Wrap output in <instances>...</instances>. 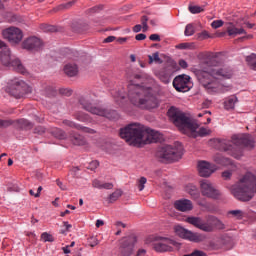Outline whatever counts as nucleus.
Returning <instances> with one entry per match:
<instances>
[{
    "label": "nucleus",
    "mask_w": 256,
    "mask_h": 256,
    "mask_svg": "<svg viewBox=\"0 0 256 256\" xmlns=\"http://www.w3.org/2000/svg\"><path fill=\"white\" fill-rule=\"evenodd\" d=\"M174 207L175 209H177V211H182V213H185L187 211L193 210V202H191V200L188 199L177 200L174 203Z\"/></svg>",
    "instance_id": "6ab92c4d"
},
{
    "label": "nucleus",
    "mask_w": 256,
    "mask_h": 256,
    "mask_svg": "<svg viewBox=\"0 0 256 256\" xmlns=\"http://www.w3.org/2000/svg\"><path fill=\"white\" fill-rule=\"evenodd\" d=\"M200 191L203 197H207L208 199H221V191L215 187L213 183L209 180H201L200 181Z\"/></svg>",
    "instance_id": "0eeeda50"
},
{
    "label": "nucleus",
    "mask_w": 256,
    "mask_h": 256,
    "mask_svg": "<svg viewBox=\"0 0 256 256\" xmlns=\"http://www.w3.org/2000/svg\"><path fill=\"white\" fill-rule=\"evenodd\" d=\"M98 167H99V161H97V160L92 161V162L90 163V166H89V168L91 169V171L97 169Z\"/></svg>",
    "instance_id": "bf43d9fd"
},
{
    "label": "nucleus",
    "mask_w": 256,
    "mask_h": 256,
    "mask_svg": "<svg viewBox=\"0 0 256 256\" xmlns=\"http://www.w3.org/2000/svg\"><path fill=\"white\" fill-rule=\"evenodd\" d=\"M213 161L216 162L217 165H222L223 167H227V165H232V161L229 158L224 157L221 154H215L213 156Z\"/></svg>",
    "instance_id": "bb28decb"
},
{
    "label": "nucleus",
    "mask_w": 256,
    "mask_h": 256,
    "mask_svg": "<svg viewBox=\"0 0 256 256\" xmlns=\"http://www.w3.org/2000/svg\"><path fill=\"white\" fill-rule=\"evenodd\" d=\"M128 99L134 107L139 109H156V107H159L157 97L141 85L134 84L131 79L128 86Z\"/></svg>",
    "instance_id": "f03ea898"
},
{
    "label": "nucleus",
    "mask_w": 256,
    "mask_h": 256,
    "mask_svg": "<svg viewBox=\"0 0 256 256\" xmlns=\"http://www.w3.org/2000/svg\"><path fill=\"white\" fill-rule=\"evenodd\" d=\"M2 36L12 45H19L23 41V31L17 27H9L2 31Z\"/></svg>",
    "instance_id": "9d476101"
},
{
    "label": "nucleus",
    "mask_w": 256,
    "mask_h": 256,
    "mask_svg": "<svg viewBox=\"0 0 256 256\" xmlns=\"http://www.w3.org/2000/svg\"><path fill=\"white\" fill-rule=\"evenodd\" d=\"M214 143L218 145V149L220 151H232L233 150V142L229 140H221L219 138L214 139Z\"/></svg>",
    "instance_id": "4be33fe9"
},
{
    "label": "nucleus",
    "mask_w": 256,
    "mask_h": 256,
    "mask_svg": "<svg viewBox=\"0 0 256 256\" xmlns=\"http://www.w3.org/2000/svg\"><path fill=\"white\" fill-rule=\"evenodd\" d=\"M147 21H149V17L147 16L141 17L142 29L144 33L149 29V26L147 25Z\"/></svg>",
    "instance_id": "3c124183"
},
{
    "label": "nucleus",
    "mask_w": 256,
    "mask_h": 256,
    "mask_svg": "<svg viewBox=\"0 0 256 256\" xmlns=\"http://www.w3.org/2000/svg\"><path fill=\"white\" fill-rule=\"evenodd\" d=\"M148 59L149 65H152L153 63H158V65H161L163 63V60L159 57V52H155L152 55H148Z\"/></svg>",
    "instance_id": "f704fd0d"
},
{
    "label": "nucleus",
    "mask_w": 256,
    "mask_h": 256,
    "mask_svg": "<svg viewBox=\"0 0 256 256\" xmlns=\"http://www.w3.org/2000/svg\"><path fill=\"white\" fill-rule=\"evenodd\" d=\"M183 157V146L165 145L156 151V158L160 163H177Z\"/></svg>",
    "instance_id": "20e7f679"
},
{
    "label": "nucleus",
    "mask_w": 256,
    "mask_h": 256,
    "mask_svg": "<svg viewBox=\"0 0 256 256\" xmlns=\"http://www.w3.org/2000/svg\"><path fill=\"white\" fill-rule=\"evenodd\" d=\"M92 187H94L95 189H107V190H109V189H113V183H109V182L103 183L98 179H94L92 181Z\"/></svg>",
    "instance_id": "cd10ccee"
},
{
    "label": "nucleus",
    "mask_w": 256,
    "mask_h": 256,
    "mask_svg": "<svg viewBox=\"0 0 256 256\" xmlns=\"http://www.w3.org/2000/svg\"><path fill=\"white\" fill-rule=\"evenodd\" d=\"M145 183H147V178L142 176L138 180V189H139V191H143V189H145Z\"/></svg>",
    "instance_id": "603ef678"
},
{
    "label": "nucleus",
    "mask_w": 256,
    "mask_h": 256,
    "mask_svg": "<svg viewBox=\"0 0 256 256\" xmlns=\"http://www.w3.org/2000/svg\"><path fill=\"white\" fill-rule=\"evenodd\" d=\"M41 29L46 31L47 33H57V26L49 25V24H42Z\"/></svg>",
    "instance_id": "ea45409f"
},
{
    "label": "nucleus",
    "mask_w": 256,
    "mask_h": 256,
    "mask_svg": "<svg viewBox=\"0 0 256 256\" xmlns=\"http://www.w3.org/2000/svg\"><path fill=\"white\" fill-rule=\"evenodd\" d=\"M227 215L234 219L241 220L245 217V212H243V210H230L227 212Z\"/></svg>",
    "instance_id": "473e14b6"
},
{
    "label": "nucleus",
    "mask_w": 256,
    "mask_h": 256,
    "mask_svg": "<svg viewBox=\"0 0 256 256\" xmlns=\"http://www.w3.org/2000/svg\"><path fill=\"white\" fill-rule=\"evenodd\" d=\"M25 82L23 81H17L14 85L11 86V95L15 97L16 99H21L23 95H25Z\"/></svg>",
    "instance_id": "f3484780"
},
{
    "label": "nucleus",
    "mask_w": 256,
    "mask_h": 256,
    "mask_svg": "<svg viewBox=\"0 0 256 256\" xmlns=\"http://www.w3.org/2000/svg\"><path fill=\"white\" fill-rule=\"evenodd\" d=\"M135 243H137V237L128 236L123 238L120 243L119 251L122 256H131L133 255V248L135 247Z\"/></svg>",
    "instance_id": "f8f14e48"
},
{
    "label": "nucleus",
    "mask_w": 256,
    "mask_h": 256,
    "mask_svg": "<svg viewBox=\"0 0 256 256\" xmlns=\"http://www.w3.org/2000/svg\"><path fill=\"white\" fill-rule=\"evenodd\" d=\"M191 44L189 43H180L176 46V49H189Z\"/></svg>",
    "instance_id": "13d9d810"
},
{
    "label": "nucleus",
    "mask_w": 256,
    "mask_h": 256,
    "mask_svg": "<svg viewBox=\"0 0 256 256\" xmlns=\"http://www.w3.org/2000/svg\"><path fill=\"white\" fill-rule=\"evenodd\" d=\"M117 37L115 36H108L106 39H104L103 43H113Z\"/></svg>",
    "instance_id": "0e129e2a"
},
{
    "label": "nucleus",
    "mask_w": 256,
    "mask_h": 256,
    "mask_svg": "<svg viewBox=\"0 0 256 256\" xmlns=\"http://www.w3.org/2000/svg\"><path fill=\"white\" fill-rule=\"evenodd\" d=\"M170 121L176 126L182 129H189L191 133H195L196 129H199V125L193 123L183 111L175 106H171L167 112Z\"/></svg>",
    "instance_id": "39448f33"
},
{
    "label": "nucleus",
    "mask_w": 256,
    "mask_h": 256,
    "mask_svg": "<svg viewBox=\"0 0 256 256\" xmlns=\"http://www.w3.org/2000/svg\"><path fill=\"white\" fill-rule=\"evenodd\" d=\"M246 61L249 66H251V69L256 71V55L252 54L246 58Z\"/></svg>",
    "instance_id": "58836bf2"
},
{
    "label": "nucleus",
    "mask_w": 256,
    "mask_h": 256,
    "mask_svg": "<svg viewBox=\"0 0 256 256\" xmlns=\"http://www.w3.org/2000/svg\"><path fill=\"white\" fill-rule=\"evenodd\" d=\"M44 46L45 44L43 43V40L37 36H30L22 42V49H25L30 53H39L40 51H43Z\"/></svg>",
    "instance_id": "1a4fd4ad"
},
{
    "label": "nucleus",
    "mask_w": 256,
    "mask_h": 256,
    "mask_svg": "<svg viewBox=\"0 0 256 256\" xmlns=\"http://www.w3.org/2000/svg\"><path fill=\"white\" fill-rule=\"evenodd\" d=\"M174 231L178 237L186 239L187 241H192V243H201V241H203L201 234L187 230L183 226L178 225L174 227Z\"/></svg>",
    "instance_id": "9b49d317"
},
{
    "label": "nucleus",
    "mask_w": 256,
    "mask_h": 256,
    "mask_svg": "<svg viewBox=\"0 0 256 256\" xmlns=\"http://www.w3.org/2000/svg\"><path fill=\"white\" fill-rule=\"evenodd\" d=\"M141 29H143V26H141V24H137L133 27V32L139 33L141 31Z\"/></svg>",
    "instance_id": "69168bd1"
},
{
    "label": "nucleus",
    "mask_w": 256,
    "mask_h": 256,
    "mask_svg": "<svg viewBox=\"0 0 256 256\" xmlns=\"http://www.w3.org/2000/svg\"><path fill=\"white\" fill-rule=\"evenodd\" d=\"M186 191L189 193V195H191L193 199H199V190H197L196 186L188 185L186 187Z\"/></svg>",
    "instance_id": "c9c22d12"
},
{
    "label": "nucleus",
    "mask_w": 256,
    "mask_h": 256,
    "mask_svg": "<svg viewBox=\"0 0 256 256\" xmlns=\"http://www.w3.org/2000/svg\"><path fill=\"white\" fill-rule=\"evenodd\" d=\"M87 243L89 247H97L99 245V240L95 236H91L88 238Z\"/></svg>",
    "instance_id": "49530a36"
},
{
    "label": "nucleus",
    "mask_w": 256,
    "mask_h": 256,
    "mask_svg": "<svg viewBox=\"0 0 256 256\" xmlns=\"http://www.w3.org/2000/svg\"><path fill=\"white\" fill-rule=\"evenodd\" d=\"M14 123L15 127H17V129H21L22 131H29L33 127V122L25 118L18 119L14 121Z\"/></svg>",
    "instance_id": "b1692460"
},
{
    "label": "nucleus",
    "mask_w": 256,
    "mask_h": 256,
    "mask_svg": "<svg viewBox=\"0 0 256 256\" xmlns=\"http://www.w3.org/2000/svg\"><path fill=\"white\" fill-rule=\"evenodd\" d=\"M191 133H192V137L196 139V137H207V135H211V130H208L205 127H201L198 131L196 129L195 132H191Z\"/></svg>",
    "instance_id": "7c9ffc66"
},
{
    "label": "nucleus",
    "mask_w": 256,
    "mask_h": 256,
    "mask_svg": "<svg viewBox=\"0 0 256 256\" xmlns=\"http://www.w3.org/2000/svg\"><path fill=\"white\" fill-rule=\"evenodd\" d=\"M0 62L5 67H9V65H12V67H14V69L18 73H21L22 75H25V73H27V70L25 69V66H23V64L21 63V60L19 59L11 60V49L9 48H4L1 50Z\"/></svg>",
    "instance_id": "423d86ee"
},
{
    "label": "nucleus",
    "mask_w": 256,
    "mask_h": 256,
    "mask_svg": "<svg viewBox=\"0 0 256 256\" xmlns=\"http://www.w3.org/2000/svg\"><path fill=\"white\" fill-rule=\"evenodd\" d=\"M179 65L180 67H182V69H187V67H189V65L187 64V61L185 60H180Z\"/></svg>",
    "instance_id": "338daca9"
},
{
    "label": "nucleus",
    "mask_w": 256,
    "mask_h": 256,
    "mask_svg": "<svg viewBox=\"0 0 256 256\" xmlns=\"http://www.w3.org/2000/svg\"><path fill=\"white\" fill-rule=\"evenodd\" d=\"M184 35L186 37H191V35H195V26H193V24L186 25Z\"/></svg>",
    "instance_id": "79ce46f5"
},
{
    "label": "nucleus",
    "mask_w": 256,
    "mask_h": 256,
    "mask_svg": "<svg viewBox=\"0 0 256 256\" xmlns=\"http://www.w3.org/2000/svg\"><path fill=\"white\" fill-rule=\"evenodd\" d=\"M45 133H47V128H45L44 126H36L34 128L35 135H45Z\"/></svg>",
    "instance_id": "de8ad7c7"
},
{
    "label": "nucleus",
    "mask_w": 256,
    "mask_h": 256,
    "mask_svg": "<svg viewBox=\"0 0 256 256\" xmlns=\"http://www.w3.org/2000/svg\"><path fill=\"white\" fill-rule=\"evenodd\" d=\"M74 117L77 121H81L82 123H91V117L85 112H76Z\"/></svg>",
    "instance_id": "c85d7f7f"
},
{
    "label": "nucleus",
    "mask_w": 256,
    "mask_h": 256,
    "mask_svg": "<svg viewBox=\"0 0 256 256\" xmlns=\"http://www.w3.org/2000/svg\"><path fill=\"white\" fill-rule=\"evenodd\" d=\"M209 221L212 223L210 224L212 228L215 227L216 229H219V230L225 229V224H223V222L219 220L217 217L210 216Z\"/></svg>",
    "instance_id": "c756f323"
},
{
    "label": "nucleus",
    "mask_w": 256,
    "mask_h": 256,
    "mask_svg": "<svg viewBox=\"0 0 256 256\" xmlns=\"http://www.w3.org/2000/svg\"><path fill=\"white\" fill-rule=\"evenodd\" d=\"M63 125H66L67 127H71L72 129H81V124H76L75 122L71 120H63Z\"/></svg>",
    "instance_id": "c03bdc74"
},
{
    "label": "nucleus",
    "mask_w": 256,
    "mask_h": 256,
    "mask_svg": "<svg viewBox=\"0 0 256 256\" xmlns=\"http://www.w3.org/2000/svg\"><path fill=\"white\" fill-rule=\"evenodd\" d=\"M96 115L99 117H106V119H109L110 121H115L116 119H119V114L115 110H107L105 108H98V111L96 112Z\"/></svg>",
    "instance_id": "aec40b11"
},
{
    "label": "nucleus",
    "mask_w": 256,
    "mask_h": 256,
    "mask_svg": "<svg viewBox=\"0 0 256 256\" xmlns=\"http://www.w3.org/2000/svg\"><path fill=\"white\" fill-rule=\"evenodd\" d=\"M119 135L121 139H125L133 147L159 143L163 139V136L159 132L145 128V126L138 123L128 124L126 127L121 128Z\"/></svg>",
    "instance_id": "f257e3e1"
},
{
    "label": "nucleus",
    "mask_w": 256,
    "mask_h": 256,
    "mask_svg": "<svg viewBox=\"0 0 256 256\" xmlns=\"http://www.w3.org/2000/svg\"><path fill=\"white\" fill-rule=\"evenodd\" d=\"M173 87L178 93H187L193 88V82H191V76L187 74H181L174 78Z\"/></svg>",
    "instance_id": "6e6552de"
},
{
    "label": "nucleus",
    "mask_w": 256,
    "mask_h": 256,
    "mask_svg": "<svg viewBox=\"0 0 256 256\" xmlns=\"http://www.w3.org/2000/svg\"><path fill=\"white\" fill-rule=\"evenodd\" d=\"M223 20H215L211 23V27L213 29H219V27H223Z\"/></svg>",
    "instance_id": "5fc2aeb1"
},
{
    "label": "nucleus",
    "mask_w": 256,
    "mask_h": 256,
    "mask_svg": "<svg viewBox=\"0 0 256 256\" xmlns=\"http://www.w3.org/2000/svg\"><path fill=\"white\" fill-rule=\"evenodd\" d=\"M51 135H53V137L56 139H67V134L60 128H54L51 131Z\"/></svg>",
    "instance_id": "72a5a7b5"
},
{
    "label": "nucleus",
    "mask_w": 256,
    "mask_h": 256,
    "mask_svg": "<svg viewBox=\"0 0 256 256\" xmlns=\"http://www.w3.org/2000/svg\"><path fill=\"white\" fill-rule=\"evenodd\" d=\"M169 243L172 245H175V242L164 239V242H156L153 244V249L157 251V253H165L167 251L171 252L173 251V247L169 246Z\"/></svg>",
    "instance_id": "a211bd4d"
},
{
    "label": "nucleus",
    "mask_w": 256,
    "mask_h": 256,
    "mask_svg": "<svg viewBox=\"0 0 256 256\" xmlns=\"http://www.w3.org/2000/svg\"><path fill=\"white\" fill-rule=\"evenodd\" d=\"M60 95H65L66 97H71L73 95V90L69 88H60L59 89Z\"/></svg>",
    "instance_id": "09e8293b"
},
{
    "label": "nucleus",
    "mask_w": 256,
    "mask_h": 256,
    "mask_svg": "<svg viewBox=\"0 0 256 256\" xmlns=\"http://www.w3.org/2000/svg\"><path fill=\"white\" fill-rule=\"evenodd\" d=\"M76 3L77 0H72L67 3L60 4L56 8H54V11H67V9H71V7H73V5H75Z\"/></svg>",
    "instance_id": "2f4dec72"
},
{
    "label": "nucleus",
    "mask_w": 256,
    "mask_h": 256,
    "mask_svg": "<svg viewBox=\"0 0 256 256\" xmlns=\"http://www.w3.org/2000/svg\"><path fill=\"white\" fill-rule=\"evenodd\" d=\"M233 175V172L231 170H226L222 172V177L225 179V181H229L231 179V176Z\"/></svg>",
    "instance_id": "6e6d98bb"
},
{
    "label": "nucleus",
    "mask_w": 256,
    "mask_h": 256,
    "mask_svg": "<svg viewBox=\"0 0 256 256\" xmlns=\"http://www.w3.org/2000/svg\"><path fill=\"white\" fill-rule=\"evenodd\" d=\"M72 29L76 33H81L82 31H85V29H83V24H79V23H73Z\"/></svg>",
    "instance_id": "864d4df0"
},
{
    "label": "nucleus",
    "mask_w": 256,
    "mask_h": 256,
    "mask_svg": "<svg viewBox=\"0 0 256 256\" xmlns=\"http://www.w3.org/2000/svg\"><path fill=\"white\" fill-rule=\"evenodd\" d=\"M70 141L71 143H73V145H77V146H83V145H86L87 143V140H85V137L75 132L70 133Z\"/></svg>",
    "instance_id": "a878e982"
},
{
    "label": "nucleus",
    "mask_w": 256,
    "mask_h": 256,
    "mask_svg": "<svg viewBox=\"0 0 256 256\" xmlns=\"http://www.w3.org/2000/svg\"><path fill=\"white\" fill-rule=\"evenodd\" d=\"M188 10L193 15H197V13H203V11H205V8L203 6H189Z\"/></svg>",
    "instance_id": "37998d69"
},
{
    "label": "nucleus",
    "mask_w": 256,
    "mask_h": 256,
    "mask_svg": "<svg viewBox=\"0 0 256 256\" xmlns=\"http://www.w3.org/2000/svg\"><path fill=\"white\" fill-rule=\"evenodd\" d=\"M93 102L94 100L91 97V94H85L83 96H80L78 99V103L79 105H81L84 111H88V113H91L92 115H96L97 111H99V106H95Z\"/></svg>",
    "instance_id": "ddd939ff"
},
{
    "label": "nucleus",
    "mask_w": 256,
    "mask_h": 256,
    "mask_svg": "<svg viewBox=\"0 0 256 256\" xmlns=\"http://www.w3.org/2000/svg\"><path fill=\"white\" fill-rule=\"evenodd\" d=\"M56 184L62 191H67V186L63 184L59 179L56 180Z\"/></svg>",
    "instance_id": "680f3d73"
},
{
    "label": "nucleus",
    "mask_w": 256,
    "mask_h": 256,
    "mask_svg": "<svg viewBox=\"0 0 256 256\" xmlns=\"http://www.w3.org/2000/svg\"><path fill=\"white\" fill-rule=\"evenodd\" d=\"M136 41H145L147 39V35L140 33L135 36Z\"/></svg>",
    "instance_id": "052dcab7"
},
{
    "label": "nucleus",
    "mask_w": 256,
    "mask_h": 256,
    "mask_svg": "<svg viewBox=\"0 0 256 256\" xmlns=\"http://www.w3.org/2000/svg\"><path fill=\"white\" fill-rule=\"evenodd\" d=\"M216 169L217 166L215 164H211L207 161L198 162V173L200 177H211Z\"/></svg>",
    "instance_id": "2eb2a0df"
},
{
    "label": "nucleus",
    "mask_w": 256,
    "mask_h": 256,
    "mask_svg": "<svg viewBox=\"0 0 256 256\" xmlns=\"http://www.w3.org/2000/svg\"><path fill=\"white\" fill-rule=\"evenodd\" d=\"M122 195H123V191L122 190L118 189V190L114 191L108 197L109 203H115V201H117L119 199V197H121Z\"/></svg>",
    "instance_id": "4c0bfd02"
},
{
    "label": "nucleus",
    "mask_w": 256,
    "mask_h": 256,
    "mask_svg": "<svg viewBox=\"0 0 256 256\" xmlns=\"http://www.w3.org/2000/svg\"><path fill=\"white\" fill-rule=\"evenodd\" d=\"M229 37H237V35H247V31L243 28H237L233 23H229L226 29Z\"/></svg>",
    "instance_id": "5701e85b"
},
{
    "label": "nucleus",
    "mask_w": 256,
    "mask_h": 256,
    "mask_svg": "<svg viewBox=\"0 0 256 256\" xmlns=\"http://www.w3.org/2000/svg\"><path fill=\"white\" fill-rule=\"evenodd\" d=\"M41 239L44 243H53L55 241V237H53L50 233L44 232L41 234Z\"/></svg>",
    "instance_id": "a19ab883"
},
{
    "label": "nucleus",
    "mask_w": 256,
    "mask_h": 256,
    "mask_svg": "<svg viewBox=\"0 0 256 256\" xmlns=\"http://www.w3.org/2000/svg\"><path fill=\"white\" fill-rule=\"evenodd\" d=\"M232 141L234 145H242L243 147H249L250 149H253L255 147V142L251 137L247 134L243 135H234L232 137Z\"/></svg>",
    "instance_id": "dca6fc26"
},
{
    "label": "nucleus",
    "mask_w": 256,
    "mask_h": 256,
    "mask_svg": "<svg viewBox=\"0 0 256 256\" xmlns=\"http://www.w3.org/2000/svg\"><path fill=\"white\" fill-rule=\"evenodd\" d=\"M196 75L200 85H202L208 93H217L219 89L218 79H231L232 77L231 72L224 68H209L207 71L200 70Z\"/></svg>",
    "instance_id": "7ed1b4c3"
},
{
    "label": "nucleus",
    "mask_w": 256,
    "mask_h": 256,
    "mask_svg": "<svg viewBox=\"0 0 256 256\" xmlns=\"http://www.w3.org/2000/svg\"><path fill=\"white\" fill-rule=\"evenodd\" d=\"M147 253V250L145 249H139L137 252V256H145Z\"/></svg>",
    "instance_id": "774afa93"
},
{
    "label": "nucleus",
    "mask_w": 256,
    "mask_h": 256,
    "mask_svg": "<svg viewBox=\"0 0 256 256\" xmlns=\"http://www.w3.org/2000/svg\"><path fill=\"white\" fill-rule=\"evenodd\" d=\"M64 73L67 77H77L79 75V67L77 64H66L64 66Z\"/></svg>",
    "instance_id": "393cba45"
},
{
    "label": "nucleus",
    "mask_w": 256,
    "mask_h": 256,
    "mask_svg": "<svg viewBox=\"0 0 256 256\" xmlns=\"http://www.w3.org/2000/svg\"><path fill=\"white\" fill-rule=\"evenodd\" d=\"M186 223L193 225L197 229L201 231H205L206 233H211L213 231V226L205 221L201 217L189 216L186 218Z\"/></svg>",
    "instance_id": "4468645a"
},
{
    "label": "nucleus",
    "mask_w": 256,
    "mask_h": 256,
    "mask_svg": "<svg viewBox=\"0 0 256 256\" xmlns=\"http://www.w3.org/2000/svg\"><path fill=\"white\" fill-rule=\"evenodd\" d=\"M237 102L236 96H231L227 101L224 102L225 109H235V103Z\"/></svg>",
    "instance_id": "e433bc0d"
},
{
    "label": "nucleus",
    "mask_w": 256,
    "mask_h": 256,
    "mask_svg": "<svg viewBox=\"0 0 256 256\" xmlns=\"http://www.w3.org/2000/svg\"><path fill=\"white\" fill-rule=\"evenodd\" d=\"M13 124H15V121L13 120L0 119V129H7V127H11Z\"/></svg>",
    "instance_id": "a18cd8bd"
},
{
    "label": "nucleus",
    "mask_w": 256,
    "mask_h": 256,
    "mask_svg": "<svg viewBox=\"0 0 256 256\" xmlns=\"http://www.w3.org/2000/svg\"><path fill=\"white\" fill-rule=\"evenodd\" d=\"M172 73H173V71L171 70V68L164 67L160 71L157 72V77H158V79H160V81H162V83H165V85H167V83L171 82V74Z\"/></svg>",
    "instance_id": "412c9836"
},
{
    "label": "nucleus",
    "mask_w": 256,
    "mask_h": 256,
    "mask_svg": "<svg viewBox=\"0 0 256 256\" xmlns=\"http://www.w3.org/2000/svg\"><path fill=\"white\" fill-rule=\"evenodd\" d=\"M150 41H161V36L159 34H152L149 36Z\"/></svg>",
    "instance_id": "e2e57ef3"
},
{
    "label": "nucleus",
    "mask_w": 256,
    "mask_h": 256,
    "mask_svg": "<svg viewBox=\"0 0 256 256\" xmlns=\"http://www.w3.org/2000/svg\"><path fill=\"white\" fill-rule=\"evenodd\" d=\"M78 131H83V133H90V135H95V133H97V131H95L94 129L81 125L80 128H78Z\"/></svg>",
    "instance_id": "8fccbe9b"
},
{
    "label": "nucleus",
    "mask_w": 256,
    "mask_h": 256,
    "mask_svg": "<svg viewBox=\"0 0 256 256\" xmlns=\"http://www.w3.org/2000/svg\"><path fill=\"white\" fill-rule=\"evenodd\" d=\"M184 256H207V254L201 250H195L191 254H185Z\"/></svg>",
    "instance_id": "4d7b16f0"
}]
</instances>
